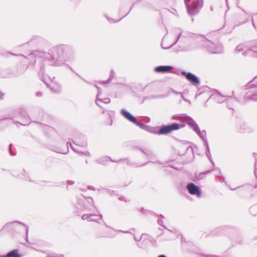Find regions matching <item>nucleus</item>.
<instances>
[{"instance_id":"nucleus-1","label":"nucleus","mask_w":257,"mask_h":257,"mask_svg":"<svg viewBox=\"0 0 257 257\" xmlns=\"http://www.w3.org/2000/svg\"><path fill=\"white\" fill-rule=\"evenodd\" d=\"M122 114L123 115V116L127 119L128 120H129L131 122H132L134 123H135L138 126H140L141 128L143 129H146L147 127L146 125H145L144 124L140 123L137 121L135 117L131 114L129 112L126 111L125 109H122L121 110Z\"/></svg>"},{"instance_id":"nucleus-2","label":"nucleus","mask_w":257,"mask_h":257,"mask_svg":"<svg viewBox=\"0 0 257 257\" xmlns=\"http://www.w3.org/2000/svg\"><path fill=\"white\" fill-rule=\"evenodd\" d=\"M180 128L179 124L176 123H172L168 126L162 127L159 131V134H166L171 132L172 131L178 130Z\"/></svg>"},{"instance_id":"nucleus-3","label":"nucleus","mask_w":257,"mask_h":257,"mask_svg":"<svg viewBox=\"0 0 257 257\" xmlns=\"http://www.w3.org/2000/svg\"><path fill=\"white\" fill-rule=\"evenodd\" d=\"M187 124L192 128L201 138L202 139L205 136V132L204 131L201 132L198 125L193 119L187 122Z\"/></svg>"},{"instance_id":"nucleus-4","label":"nucleus","mask_w":257,"mask_h":257,"mask_svg":"<svg viewBox=\"0 0 257 257\" xmlns=\"http://www.w3.org/2000/svg\"><path fill=\"white\" fill-rule=\"evenodd\" d=\"M182 74L185 76L187 79L193 84H198L199 80L198 78L191 73H187L184 71L182 72Z\"/></svg>"},{"instance_id":"nucleus-5","label":"nucleus","mask_w":257,"mask_h":257,"mask_svg":"<svg viewBox=\"0 0 257 257\" xmlns=\"http://www.w3.org/2000/svg\"><path fill=\"white\" fill-rule=\"evenodd\" d=\"M187 188L191 194H196L198 197L201 196V191L199 188L193 183L189 184L187 186Z\"/></svg>"},{"instance_id":"nucleus-6","label":"nucleus","mask_w":257,"mask_h":257,"mask_svg":"<svg viewBox=\"0 0 257 257\" xmlns=\"http://www.w3.org/2000/svg\"><path fill=\"white\" fill-rule=\"evenodd\" d=\"M95 102L97 105L102 107L105 104L110 103V99L109 97H97Z\"/></svg>"},{"instance_id":"nucleus-7","label":"nucleus","mask_w":257,"mask_h":257,"mask_svg":"<svg viewBox=\"0 0 257 257\" xmlns=\"http://www.w3.org/2000/svg\"><path fill=\"white\" fill-rule=\"evenodd\" d=\"M82 218L83 220H88L89 221H95L98 222H99L102 220L101 216L93 215H84L82 216Z\"/></svg>"},{"instance_id":"nucleus-8","label":"nucleus","mask_w":257,"mask_h":257,"mask_svg":"<svg viewBox=\"0 0 257 257\" xmlns=\"http://www.w3.org/2000/svg\"><path fill=\"white\" fill-rule=\"evenodd\" d=\"M195 5L192 8H189L188 12L190 14H193L195 12V9L202 7L203 5L202 0H195Z\"/></svg>"},{"instance_id":"nucleus-9","label":"nucleus","mask_w":257,"mask_h":257,"mask_svg":"<svg viewBox=\"0 0 257 257\" xmlns=\"http://www.w3.org/2000/svg\"><path fill=\"white\" fill-rule=\"evenodd\" d=\"M173 69V67L170 66H160L155 68L157 72H166Z\"/></svg>"},{"instance_id":"nucleus-10","label":"nucleus","mask_w":257,"mask_h":257,"mask_svg":"<svg viewBox=\"0 0 257 257\" xmlns=\"http://www.w3.org/2000/svg\"><path fill=\"white\" fill-rule=\"evenodd\" d=\"M7 257H21V256L18 253L17 250H14L9 252L7 254Z\"/></svg>"},{"instance_id":"nucleus-11","label":"nucleus","mask_w":257,"mask_h":257,"mask_svg":"<svg viewBox=\"0 0 257 257\" xmlns=\"http://www.w3.org/2000/svg\"><path fill=\"white\" fill-rule=\"evenodd\" d=\"M158 257H166L165 255H160Z\"/></svg>"},{"instance_id":"nucleus-12","label":"nucleus","mask_w":257,"mask_h":257,"mask_svg":"<svg viewBox=\"0 0 257 257\" xmlns=\"http://www.w3.org/2000/svg\"><path fill=\"white\" fill-rule=\"evenodd\" d=\"M216 93H217V92H215L214 93L212 94V95H217V94H216Z\"/></svg>"},{"instance_id":"nucleus-13","label":"nucleus","mask_w":257,"mask_h":257,"mask_svg":"<svg viewBox=\"0 0 257 257\" xmlns=\"http://www.w3.org/2000/svg\"><path fill=\"white\" fill-rule=\"evenodd\" d=\"M184 100L186 101H188V100L186 99H184Z\"/></svg>"},{"instance_id":"nucleus-14","label":"nucleus","mask_w":257,"mask_h":257,"mask_svg":"<svg viewBox=\"0 0 257 257\" xmlns=\"http://www.w3.org/2000/svg\"><path fill=\"white\" fill-rule=\"evenodd\" d=\"M22 124H23V125H26V124H26V123H23Z\"/></svg>"},{"instance_id":"nucleus-15","label":"nucleus","mask_w":257,"mask_h":257,"mask_svg":"<svg viewBox=\"0 0 257 257\" xmlns=\"http://www.w3.org/2000/svg\"><path fill=\"white\" fill-rule=\"evenodd\" d=\"M186 2L187 3V4L188 5V1H186Z\"/></svg>"},{"instance_id":"nucleus-16","label":"nucleus","mask_w":257,"mask_h":257,"mask_svg":"<svg viewBox=\"0 0 257 257\" xmlns=\"http://www.w3.org/2000/svg\"><path fill=\"white\" fill-rule=\"evenodd\" d=\"M206 146H207V147L208 148V144L207 143H206Z\"/></svg>"}]
</instances>
